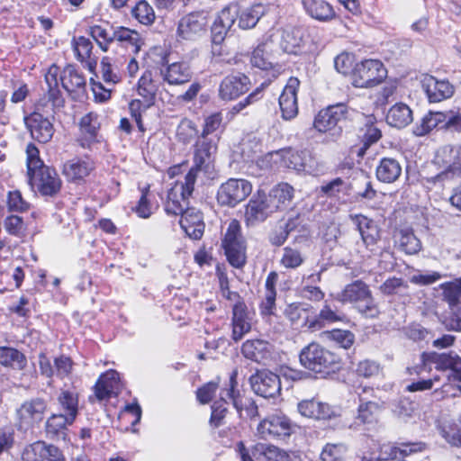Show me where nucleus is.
I'll list each match as a JSON object with an SVG mask.
<instances>
[{
	"label": "nucleus",
	"mask_w": 461,
	"mask_h": 461,
	"mask_svg": "<svg viewBox=\"0 0 461 461\" xmlns=\"http://www.w3.org/2000/svg\"><path fill=\"white\" fill-rule=\"evenodd\" d=\"M132 15L142 24H151L155 20L152 6L146 1H140L131 10Z\"/></svg>",
	"instance_id": "nucleus-54"
},
{
	"label": "nucleus",
	"mask_w": 461,
	"mask_h": 461,
	"mask_svg": "<svg viewBox=\"0 0 461 461\" xmlns=\"http://www.w3.org/2000/svg\"><path fill=\"white\" fill-rule=\"evenodd\" d=\"M99 128L97 113H89L84 115L79 122V145L85 149H92L95 144L98 143L100 141Z\"/></svg>",
	"instance_id": "nucleus-27"
},
{
	"label": "nucleus",
	"mask_w": 461,
	"mask_h": 461,
	"mask_svg": "<svg viewBox=\"0 0 461 461\" xmlns=\"http://www.w3.org/2000/svg\"><path fill=\"white\" fill-rule=\"evenodd\" d=\"M440 435L453 447H461V426L456 422L444 424Z\"/></svg>",
	"instance_id": "nucleus-56"
},
{
	"label": "nucleus",
	"mask_w": 461,
	"mask_h": 461,
	"mask_svg": "<svg viewBox=\"0 0 461 461\" xmlns=\"http://www.w3.org/2000/svg\"><path fill=\"white\" fill-rule=\"evenodd\" d=\"M120 388V375L111 369L98 378L94 387L95 396L99 401L109 399L112 394L117 393Z\"/></svg>",
	"instance_id": "nucleus-32"
},
{
	"label": "nucleus",
	"mask_w": 461,
	"mask_h": 461,
	"mask_svg": "<svg viewBox=\"0 0 461 461\" xmlns=\"http://www.w3.org/2000/svg\"><path fill=\"white\" fill-rule=\"evenodd\" d=\"M278 281V274L275 271L270 272L265 282V292L260 303L259 309L262 315H272L276 310V285Z\"/></svg>",
	"instance_id": "nucleus-37"
},
{
	"label": "nucleus",
	"mask_w": 461,
	"mask_h": 461,
	"mask_svg": "<svg viewBox=\"0 0 461 461\" xmlns=\"http://www.w3.org/2000/svg\"><path fill=\"white\" fill-rule=\"evenodd\" d=\"M350 217L353 223L357 226L364 244L366 247L375 245L380 237L376 223L362 214L351 215Z\"/></svg>",
	"instance_id": "nucleus-35"
},
{
	"label": "nucleus",
	"mask_w": 461,
	"mask_h": 461,
	"mask_svg": "<svg viewBox=\"0 0 461 461\" xmlns=\"http://www.w3.org/2000/svg\"><path fill=\"white\" fill-rule=\"evenodd\" d=\"M324 334L328 339L334 341L337 345L346 349L351 348L355 341V335L346 330L336 329L326 331Z\"/></svg>",
	"instance_id": "nucleus-55"
},
{
	"label": "nucleus",
	"mask_w": 461,
	"mask_h": 461,
	"mask_svg": "<svg viewBox=\"0 0 461 461\" xmlns=\"http://www.w3.org/2000/svg\"><path fill=\"white\" fill-rule=\"evenodd\" d=\"M159 75L169 86H182L191 81L193 72L187 62H163L159 68Z\"/></svg>",
	"instance_id": "nucleus-21"
},
{
	"label": "nucleus",
	"mask_w": 461,
	"mask_h": 461,
	"mask_svg": "<svg viewBox=\"0 0 461 461\" xmlns=\"http://www.w3.org/2000/svg\"><path fill=\"white\" fill-rule=\"evenodd\" d=\"M251 330V319L244 302H237L232 307V339L240 340Z\"/></svg>",
	"instance_id": "nucleus-33"
},
{
	"label": "nucleus",
	"mask_w": 461,
	"mask_h": 461,
	"mask_svg": "<svg viewBox=\"0 0 461 461\" xmlns=\"http://www.w3.org/2000/svg\"><path fill=\"white\" fill-rule=\"evenodd\" d=\"M141 195L138 203L133 208L136 214L142 219L149 218L157 206H154L151 202V194L149 193V185H146L140 189Z\"/></svg>",
	"instance_id": "nucleus-50"
},
{
	"label": "nucleus",
	"mask_w": 461,
	"mask_h": 461,
	"mask_svg": "<svg viewBox=\"0 0 461 461\" xmlns=\"http://www.w3.org/2000/svg\"><path fill=\"white\" fill-rule=\"evenodd\" d=\"M273 212V210H270L267 194L258 191L246 206L245 219L249 225H255L264 221Z\"/></svg>",
	"instance_id": "nucleus-26"
},
{
	"label": "nucleus",
	"mask_w": 461,
	"mask_h": 461,
	"mask_svg": "<svg viewBox=\"0 0 461 461\" xmlns=\"http://www.w3.org/2000/svg\"><path fill=\"white\" fill-rule=\"evenodd\" d=\"M299 358L303 366L315 373L329 372L338 365V357L315 342L304 347Z\"/></svg>",
	"instance_id": "nucleus-6"
},
{
	"label": "nucleus",
	"mask_w": 461,
	"mask_h": 461,
	"mask_svg": "<svg viewBox=\"0 0 461 461\" xmlns=\"http://www.w3.org/2000/svg\"><path fill=\"white\" fill-rule=\"evenodd\" d=\"M61 413L76 420L78 414V394L70 390H61L57 397Z\"/></svg>",
	"instance_id": "nucleus-44"
},
{
	"label": "nucleus",
	"mask_w": 461,
	"mask_h": 461,
	"mask_svg": "<svg viewBox=\"0 0 461 461\" xmlns=\"http://www.w3.org/2000/svg\"><path fill=\"white\" fill-rule=\"evenodd\" d=\"M114 31L109 23L95 24L89 29L91 36L104 51H107L109 44L114 41Z\"/></svg>",
	"instance_id": "nucleus-46"
},
{
	"label": "nucleus",
	"mask_w": 461,
	"mask_h": 461,
	"mask_svg": "<svg viewBox=\"0 0 461 461\" xmlns=\"http://www.w3.org/2000/svg\"><path fill=\"white\" fill-rule=\"evenodd\" d=\"M422 89L429 102L437 103L450 98L455 92L453 85L447 80H438L430 75L423 76L421 79Z\"/></svg>",
	"instance_id": "nucleus-23"
},
{
	"label": "nucleus",
	"mask_w": 461,
	"mask_h": 461,
	"mask_svg": "<svg viewBox=\"0 0 461 461\" xmlns=\"http://www.w3.org/2000/svg\"><path fill=\"white\" fill-rule=\"evenodd\" d=\"M252 192L251 183L244 178H230L221 184L217 192V201L221 205L234 207Z\"/></svg>",
	"instance_id": "nucleus-12"
},
{
	"label": "nucleus",
	"mask_w": 461,
	"mask_h": 461,
	"mask_svg": "<svg viewBox=\"0 0 461 461\" xmlns=\"http://www.w3.org/2000/svg\"><path fill=\"white\" fill-rule=\"evenodd\" d=\"M444 154H449L454 161L443 171L433 176L423 178L424 185L431 188L433 186H444L446 183L461 179V149L446 146L442 149Z\"/></svg>",
	"instance_id": "nucleus-14"
},
{
	"label": "nucleus",
	"mask_w": 461,
	"mask_h": 461,
	"mask_svg": "<svg viewBox=\"0 0 461 461\" xmlns=\"http://www.w3.org/2000/svg\"><path fill=\"white\" fill-rule=\"evenodd\" d=\"M249 383L254 393L264 398L275 397L281 391L279 376L268 370L258 371L250 376Z\"/></svg>",
	"instance_id": "nucleus-19"
},
{
	"label": "nucleus",
	"mask_w": 461,
	"mask_h": 461,
	"mask_svg": "<svg viewBox=\"0 0 461 461\" xmlns=\"http://www.w3.org/2000/svg\"><path fill=\"white\" fill-rule=\"evenodd\" d=\"M5 230L14 236L21 237L23 235L25 227L23 218L17 215H10L5 220Z\"/></svg>",
	"instance_id": "nucleus-62"
},
{
	"label": "nucleus",
	"mask_w": 461,
	"mask_h": 461,
	"mask_svg": "<svg viewBox=\"0 0 461 461\" xmlns=\"http://www.w3.org/2000/svg\"><path fill=\"white\" fill-rule=\"evenodd\" d=\"M304 257L302 252L291 247L283 249V254L280 259V265L286 269H295L303 265Z\"/></svg>",
	"instance_id": "nucleus-52"
},
{
	"label": "nucleus",
	"mask_w": 461,
	"mask_h": 461,
	"mask_svg": "<svg viewBox=\"0 0 461 461\" xmlns=\"http://www.w3.org/2000/svg\"><path fill=\"white\" fill-rule=\"evenodd\" d=\"M412 120L411 108L403 103H397L393 105L386 114L387 123L398 129L406 127Z\"/></svg>",
	"instance_id": "nucleus-40"
},
{
	"label": "nucleus",
	"mask_w": 461,
	"mask_h": 461,
	"mask_svg": "<svg viewBox=\"0 0 461 461\" xmlns=\"http://www.w3.org/2000/svg\"><path fill=\"white\" fill-rule=\"evenodd\" d=\"M294 197V188L287 183H279L275 185L267 194V199L270 204V210L282 212L288 209Z\"/></svg>",
	"instance_id": "nucleus-28"
},
{
	"label": "nucleus",
	"mask_w": 461,
	"mask_h": 461,
	"mask_svg": "<svg viewBox=\"0 0 461 461\" xmlns=\"http://www.w3.org/2000/svg\"><path fill=\"white\" fill-rule=\"evenodd\" d=\"M395 238L400 249L408 255H415L421 249V242L411 229H401Z\"/></svg>",
	"instance_id": "nucleus-43"
},
{
	"label": "nucleus",
	"mask_w": 461,
	"mask_h": 461,
	"mask_svg": "<svg viewBox=\"0 0 461 461\" xmlns=\"http://www.w3.org/2000/svg\"><path fill=\"white\" fill-rule=\"evenodd\" d=\"M349 110L343 103L330 105L319 112L315 117L313 126L321 132L332 131V136H339L341 133V127L339 123L348 118Z\"/></svg>",
	"instance_id": "nucleus-10"
},
{
	"label": "nucleus",
	"mask_w": 461,
	"mask_h": 461,
	"mask_svg": "<svg viewBox=\"0 0 461 461\" xmlns=\"http://www.w3.org/2000/svg\"><path fill=\"white\" fill-rule=\"evenodd\" d=\"M347 447L343 444H327L321 454L322 461H341Z\"/></svg>",
	"instance_id": "nucleus-60"
},
{
	"label": "nucleus",
	"mask_w": 461,
	"mask_h": 461,
	"mask_svg": "<svg viewBox=\"0 0 461 461\" xmlns=\"http://www.w3.org/2000/svg\"><path fill=\"white\" fill-rule=\"evenodd\" d=\"M359 405L357 408V416L355 420V425L372 424L376 421L377 414L380 411V404L372 401L368 396H375L373 387L363 386L358 388Z\"/></svg>",
	"instance_id": "nucleus-20"
},
{
	"label": "nucleus",
	"mask_w": 461,
	"mask_h": 461,
	"mask_svg": "<svg viewBox=\"0 0 461 461\" xmlns=\"http://www.w3.org/2000/svg\"><path fill=\"white\" fill-rule=\"evenodd\" d=\"M425 449V444L421 442L401 443L398 446L386 444L383 445L377 456L380 461H388L403 457Z\"/></svg>",
	"instance_id": "nucleus-31"
},
{
	"label": "nucleus",
	"mask_w": 461,
	"mask_h": 461,
	"mask_svg": "<svg viewBox=\"0 0 461 461\" xmlns=\"http://www.w3.org/2000/svg\"><path fill=\"white\" fill-rule=\"evenodd\" d=\"M241 352L246 358L259 363L271 357L272 346L263 339H249L243 343Z\"/></svg>",
	"instance_id": "nucleus-36"
},
{
	"label": "nucleus",
	"mask_w": 461,
	"mask_h": 461,
	"mask_svg": "<svg viewBox=\"0 0 461 461\" xmlns=\"http://www.w3.org/2000/svg\"><path fill=\"white\" fill-rule=\"evenodd\" d=\"M441 289L443 290L444 299L448 303L449 308L458 307L461 303V277L452 282L442 284Z\"/></svg>",
	"instance_id": "nucleus-48"
},
{
	"label": "nucleus",
	"mask_w": 461,
	"mask_h": 461,
	"mask_svg": "<svg viewBox=\"0 0 461 461\" xmlns=\"http://www.w3.org/2000/svg\"><path fill=\"white\" fill-rule=\"evenodd\" d=\"M266 12L267 9L262 4H255L248 7L228 6L221 11V22L224 27H232L237 19L240 29L249 30L258 24Z\"/></svg>",
	"instance_id": "nucleus-5"
},
{
	"label": "nucleus",
	"mask_w": 461,
	"mask_h": 461,
	"mask_svg": "<svg viewBox=\"0 0 461 461\" xmlns=\"http://www.w3.org/2000/svg\"><path fill=\"white\" fill-rule=\"evenodd\" d=\"M299 85L300 81L296 77H290L279 97V106L285 120H291L298 113L297 90Z\"/></svg>",
	"instance_id": "nucleus-25"
},
{
	"label": "nucleus",
	"mask_w": 461,
	"mask_h": 461,
	"mask_svg": "<svg viewBox=\"0 0 461 461\" xmlns=\"http://www.w3.org/2000/svg\"><path fill=\"white\" fill-rule=\"evenodd\" d=\"M443 119L444 114L442 113L429 112L414 126L413 133L416 136H424L436 128Z\"/></svg>",
	"instance_id": "nucleus-49"
},
{
	"label": "nucleus",
	"mask_w": 461,
	"mask_h": 461,
	"mask_svg": "<svg viewBox=\"0 0 461 461\" xmlns=\"http://www.w3.org/2000/svg\"><path fill=\"white\" fill-rule=\"evenodd\" d=\"M29 183L44 196H54L61 188L62 181L57 171L48 166L38 168L28 176Z\"/></svg>",
	"instance_id": "nucleus-17"
},
{
	"label": "nucleus",
	"mask_w": 461,
	"mask_h": 461,
	"mask_svg": "<svg viewBox=\"0 0 461 461\" xmlns=\"http://www.w3.org/2000/svg\"><path fill=\"white\" fill-rule=\"evenodd\" d=\"M221 246L228 261L232 267L240 268L244 266L246 262V246L239 221L231 220L230 221L224 233Z\"/></svg>",
	"instance_id": "nucleus-7"
},
{
	"label": "nucleus",
	"mask_w": 461,
	"mask_h": 461,
	"mask_svg": "<svg viewBox=\"0 0 461 461\" xmlns=\"http://www.w3.org/2000/svg\"><path fill=\"white\" fill-rule=\"evenodd\" d=\"M160 83L151 70H145L137 84V93L142 99L154 103Z\"/></svg>",
	"instance_id": "nucleus-41"
},
{
	"label": "nucleus",
	"mask_w": 461,
	"mask_h": 461,
	"mask_svg": "<svg viewBox=\"0 0 461 461\" xmlns=\"http://www.w3.org/2000/svg\"><path fill=\"white\" fill-rule=\"evenodd\" d=\"M295 425L282 413L272 414L260 421L258 435L265 439H285L294 431Z\"/></svg>",
	"instance_id": "nucleus-11"
},
{
	"label": "nucleus",
	"mask_w": 461,
	"mask_h": 461,
	"mask_svg": "<svg viewBox=\"0 0 461 461\" xmlns=\"http://www.w3.org/2000/svg\"><path fill=\"white\" fill-rule=\"evenodd\" d=\"M298 411L303 416L315 420H327L333 415V411L329 404L314 399L301 402L298 404Z\"/></svg>",
	"instance_id": "nucleus-39"
},
{
	"label": "nucleus",
	"mask_w": 461,
	"mask_h": 461,
	"mask_svg": "<svg viewBox=\"0 0 461 461\" xmlns=\"http://www.w3.org/2000/svg\"><path fill=\"white\" fill-rule=\"evenodd\" d=\"M280 153L284 165L288 168L310 175H317L321 171L319 162L308 149H287Z\"/></svg>",
	"instance_id": "nucleus-15"
},
{
	"label": "nucleus",
	"mask_w": 461,
	"mask_h": 461,
	"mask_svg": "<svg viewBox=\"0 0 461 461\" xmlns=\"http://www.w3.org/2000/svg\"><path fill=\"white\" fill-rule=\"evenodd\" d=\"M26 155L28 176L35 172L38 168L45 166L42 160L40 158V151L35 144L29 143L27 145Z\"/></svg>",
	"instance_id": "nucleus-61"
},
{
	"label": "nucleus",
	"mask_w": 461,
	"mask_h": 461,
	"mask_svg": "<svg viewBox=\"0 0 461 461\" xmlns=\"http://www.w3.org/2000/svg\"><path fill=\"white\" fill-rule=\"evenodd\" d=\"M95 169V161L89 157L74 158L64 163L63 174L69 181L84 180Z\"/></svg>",
	"instance_id": "nucleus-29"
},
{
	"label": "nucleus",
	"mask_w": 461,
	"mask_h": 461,
	"mask_svg": "<svg viewBox=\"0 0 461 461\" xmlns=\"http://www.w3.org/2000/svg\"><path fill=\"white\" fill-rule=\"evenodd\" d=\"M245 449L253 460L254 458L259 459L263 456L269 461H278V457L281 455V450L278 447L265 443L256 444L251 449V454L246 447Z\"/></svg>",
	"instance_id": "nucleus-51"
},
{
	"label": "nucleus",
	"mask_w": 461,
	"mask_h": 461,
	"mask_svg": "<svg viewBox=\"0 0 461 461\" xmlns=\"http://www.w3.org/2000/svg\"><path fill=\"white\" fill-rule=\"evenodd\" d=\"M48 409V402L45 399L35 397L25 401L17 409V420L21 429H32L39 425L44 419Z\"/></svg>",
	"instance_id": "nucleus-16"
},
{
	"label": "nucleus",
	"mask_w": 461,
	"mask_h": 461,
	"mask_svg": "<svg viewBox=\"0 0 461 461\" xmlns=\"http://www.w3.org/2000/svg\"><path fill=\"white\" fill-rule=\"evenodd\" d=\"M402 165L393 158L384 157L381 158L375 168L377 180L384 184H392L399 179L402 175Z\"/></svg>",
	"instance_id": "nucleus-34"
},
{
	"label": "nucleus",
	"mask_w": 461,
	"mask_h": 461,
	"mask_svg": "<svg viewBox=\"0 0 461 461\" xmlns=\"http://www.w3.org/2000/svg\"><path fill=\"white\" fill-rule=\"evenodd\" d=\"M198 134V130L194 123L187 119L182 120L176 131V136L179 141L187 144Z\"/></svg>",
	"instance_id": "nucleus-59"
},
{
	"label": "nucleus",
	"mask_w": 461,
	"mask_h": 461,
	"mask_svg": "<svg viewBox=\"0 0 461 461\" xmlns=\"http://www.w3.org/2000/svg\"><path fill=\"white\" fill-rule=\"evenodd\" d=\"M306 14L320 22L331 21L336 14L333 7L324 0H302Z\"/></svg>",
	"instance_id": "nucleus-38"
},
{
	"label": "nucleus",
	"mask_w": 461,
	"mask_h": 461,
	"mask_svg": "<svg viewBox=\"0 0 461 461\" xmlns=\"http://www.w3.org/2000/svg\"><path fill=\"white\" fill-rule=\"evenodd\" d=\"M0 364L14 369L22 370L25 367L27 360L25 356L14 348L0 347Z\"/></svg>",
	"instance_id": "nucleus-45"
},
{
	"label": "nucleus",
	"mask_w": 461,
	"mask_h": 461,
	"mask_svg": "<svg viewBox=\"0 0 461 461\" xmlns=\"http://www.w3.org/2000/svg\"><path fill=\"white\" fill-rule=\"evenodd\" d=\"M450 310V313L445 318L443 323L447 330L461 332V307Z\"/></svg>",
	"instance_id": "nucleus-64"
},
{
	"label": "nucleus",
	"mask_w": 461,
	"mask_h": 461,
	"mask_svg": "<svg viewBox=\"0 0 461 461\" xmlns=\"http://www.w3.org/2000/svg\"><path fill=\"white\" fill-rule=\"evenodd\" d=\"M250 85L249 78L244 74L227 76L220 84L219 96L224 101L234 100L248 92Z\"/></svg>",
	"instance_id": "nucleus-22"
},
{
	"label": "nucleus",
	"mask_w": 461,
	"mask_h": 461,
	"mask_svg": "<svg viewBox=\"0 0 461 461\" xmlns=\"http://www.w3.org/2000/svg\"><path fill=\"white\" fill-rule=\"evenodd\" d=\"M195 183L187 185V177L185 181L176 183L168 191L167 200L165 202V212L168 215H181L185 209L188 208V198L194 190Z\"/></svg>",
	"instance_id": "nucleus-18"
},
{
	"label": "nucleus",
	"mask_w": 461,
	"mask_h": 461,
	"mask_svg": "<svg viewBox=\"0 0 461 461\" xmlns=\"http://www.w3.org/2000/svg\"><path fill=\"white\" fill-rule=\"evenodd\" d=\"M72 48L78 61H86L90 58L93 43L84 36L74 37L72 40Z\"/></svg>",
	"instance_id": "nucleus-53"
},
{
	"label": "nucleus",
	"mask_w": 461,
	"mask_h": 461,
	"mask_svg": "<svg viewBox=\"0 0 461 461\" xmlns=\"http://www.w3.org/2000/svg\"><path fill=\"white\" fill-rule=\"evenodd\" d=\"M23 458L25 461H66L59 447L43 441L30 445L24 450Z\"/></svg>",
	"instance_id": "nucleus-24"
},
{
	"label": "nucleus",
	"mask_w": 461,
	"mask_h": 461,
	"mask_svg": "<svg viewBox=\"0 0 461 461\" xmlns=\"http://www.w3.org/2000/svg\"><path fill=\"white\" fill-rule=\"evenodd\" d=\"M180 226L185 234L194 240L202 238L204 231L203 218L200 211L187 208L181 213Z\"/></svg>",
	"instance_id": "nucleus-30"
},
{
	"label": "nucleus",
	"mask_w": 461,
	"mask_h": 461,
	"mask_svg": "<svg viewBox=\"0 0 461 461\" xmlns=\"http://www.w3.org/2000/svg\"><path fill=\"white\" fill-rule=\"evenodd\" d=\"M347 185L340 177H337L320 187L319 194L328 197H335L346 189Z\"/></svg>",
	"instance_id": "nucleus-63"
},
{
	"label": "nucleus",
	"mask_w": 461,
	"mask_h": 461,
	"mask_svg": "<svg viewBox=\"0 0 461 461\" xmlns=\"http://www.w3.org/2000/svg\"><path fill=\"white\" fill-rule=\"evenodd\" d=\"M114 41L122 42L127 47L131 46L132 51L135 53L140 51L142 44V40L139 32L126 27L115 28Z\"/></svg>",
	"instance_id": "nucleus-47"
},
{
	"label": "nucleus",
	"mask_w": 461,
	"mask_h": 461,
	"mask_svg": "<svg viewBox=\"0 0 461 461\" xmlns=\"http://www.w3.org/2000/svg\"><path fill=\"white\" fill-rule=\"evenodd\" d=\"M209 14L206 11L192 12L184 15L177 23L176 36L185 41H195L207 31Z\"/></svg>",
	"instance_id": "nucleus-13"
},
{
	"label": "nucleus",
	"mask_w": 461,
	"mask_h": 461,
	"mask_svg": "<svg viewBox=\"0 0 461 461\" xmlns=\"http://www.w3.org/2000/svg\"><path fill=\"white\" fill-rule=\"evenodd\" d=\"M72 416H67L63 413H54L50 415L45 424V430L48 436L64 437L68 426L74 423Z\"/></svg>",
	"instance_id": "nucleus-42"
},
{
	"label": "nucleus",
	"mask_w": 461,
	"mask_h": 461,
	"mask_svg": "<svg viewBox=\"0 0 461 461\" xmlns=\"http://www.w3.org/2000/svg\"><path fill=\"white\" fill-rule=\"evenodd\" d=\"M237 372L234 371L230 376L228 387L223 389L221 393V398L212 405V414L210 419L211 426L218 428L222 425V420L227 412V401L229 398L238 412H241L244 407L243 400L240 395V390L237 389Z\"/></svg>",
	"instance_id": "nucleus-9"
},
{
	"label": "nucleus",
	"mask_w": 461,
	"mask_h": 461,
	"mask_svg": "<svg viewBox=\"0 0 461 461\" xmlns=\"http://www.w3.org/2000/svg\"><path fill=\"white\" fill-rule=\"evenodd\" d=\"M337 298L344 303L353 304L358 312L366 318H375L379 315V308L372 291L361 280L347 285Z\"/></svg>",
	"instance_id": "nucleus-3"
},
{
	"label": "nucleus",
	"mask_w": 461,
	"mask_h": 461,
	"mask_svg": "<svg viewBox=\"0 0 461 461\" xmlns=\"http://www.w3.org/2000/svg\"><path fill=\"white\" fill-rule=\"evenodd\" d=\"M387 77V70L378 59H365L356 64L352 84L356 87L370 88L381 84Z\"/></svg>",
	"instance_id": "nucleus-8"
},
{
	"label": "nucleus",
	"mask_w": 461,
	"mask_h": 461,
	"mask_svg": "<svg viewBox=\"0 0 461 461\" xmlns=\"http://www.w3.org/2000/svg\"><path fill=\"white\" fill-rule=\"evenodd\" d=\"M381 370L379 363L370 359L359 361L355 368L356 374L364 378L375 377L380 374Z\"/></svg>",
	"instance_id": "nucleus-57"
},
{
	"label": "nucleus",
	"mask_w": 461,
	"mask_h": 461,
	"mask_svg": "<svg viewBox=\"0 0 461 461\" xmlns=\"http://www.w3.org/2000/svg\"><path fill=\"white\" fill-rule=\"evenodd\" d=\"M217 135L210 139H198L194 144L193 166L185 175L187 185L195 183L200 175L206 178H213L215 176L212 156L217 150Z\"/></svg>",
	"instance_id": "nucleus-2"
},
{
	"label": "nucleus",
	"mask_w": 461,
	"mask_h": 461,
	"mask_svg": "<svg viewBox=\"0 0 461 461\" xmlns=\"http://www.w3.org/2000/svg\"><path fill=\"white\" fill-rule=\"evenodd\" d=\"M302 37L300 31L294 30L292 32H285L282 36L281 46L287 53H296L297 49L302 44Z\"/></svg>",
	"instance_id": "nucleus-58"
},
{
	"label": "nucleus",
	"mask_w": 461,
	"mask_h": 461,
	"mask_svg": "<svg viewBox=\"0 0 461 461\" xmlns=\"http://www.w3.org/2000/svg\"><path fill=\"white\" fill-rule=\"evenodd\" d=\"M45 82L48 86L47 96L49 102L52 104L53 110L62 108L65 104L59 90V82L73 99L84 95L86 89V80L83 72L73 65H68L60 70L59 67L52 64L45 74Z\"/></svg>",
	"instance_id": "nucleus-1"
},
{
	"label": "nucleus",
	"mask_w": 461,
	"mask_h": 461,
	"mask_svg": "<svg viewBox=\"0 0 461 461\" xmlns=\"http://www.w3.org/2000/svg\"><path fill=\"white\" fill-rule=\"evenodd\" d=\"M59 109H52L49 101L44 104H38L36 110L24 117L26 128L31 137L39 143H48L51 140L55 128L51 119Z\"/></svg>",
	"instance_id": "nucleus-4"
}]
</instances>
